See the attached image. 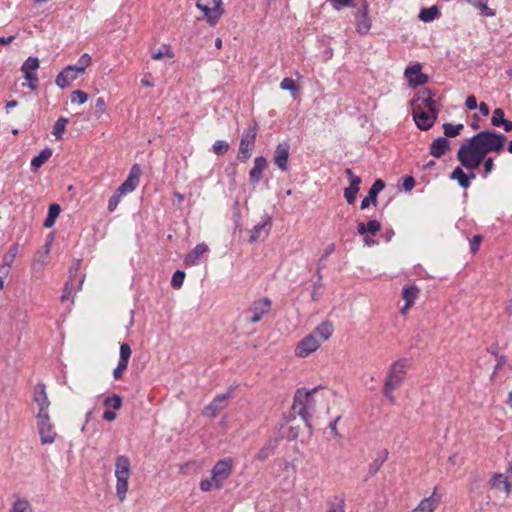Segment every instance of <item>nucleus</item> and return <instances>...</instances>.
Returning <instances> with one entry per match:
<instances>
[{
	"mask_svg": "<svg viewBox=\"0 0 512 512\" xmlns=\"http://www.w3.org/2000/svg\"><path fill=\"white\" fill-rule=\"evenodd\" d=\"M321 388V386H316L311 390L299 388L296 390L293 398L292 408L294 410L298 409L297 413L303 419L310 433L312 432V425L310 422V410H314L316 406V401L313 395Z\"/></svg>",
	"mask_w": 512,
	"mask_h": 512,
	"instance_id": "1",
	"label": "nucleus"
},
{
	"mask_svg": "<svg viewBox=\"0 0 512 512\" xmlns=\"http://www.w3.org/2000/svg\"><path fill=\"white\" fill-rule=\"evenodd\" d=\"M470 140L480 148L484 153L500 154L505 146L507 137L495 130H483L473 135Z\"/></svg>",
	"mask_w": 512,
	"mask_h": 512,
	"instance_id": "2",
	"label": "nucleus"
},
{
	"mask_svg": "<svg viewBox=\"0 0 512 512\" xmlns=\"http://www.w3.org/2000/svg\"><path fill=\"white\" fill-rule=\"evenodd\" d=\"M486 155L474 142L468 139L466 143L460 146L457 152V160L467 170H475L484 161Z\"/></svg>",
	"mask_w": 512,
	"mask_h": 512,
	"instance_id": "3",
	"label": "nucleus"
},
{
	"mask_svg": "<svg viewBox=\"0 0 512 512\" xmlns=\"http://www.w3.org/2000/svg\"><path fill=\"white\" fill-rule=\"evenodd\" d=\"M258 133V123L253 121L246 129H244L239 143V152L237 159L241 163L247 162L251 157V152L255 148L256 137Z\"/></svg>",
	"mask_w": 512,
	"mask_h": 512,
	"instance_id": "4",
	"label": "nucleus"
},
{
	"mask_svg": "<svg viewBox=\"0 0 512 512\" xmlns=\"http://www.w3.org/2000/svg\"><path fill=\"white\" fill-rule=\"evenodd\" d=\"M115 476L117 478L116 492L122 502L128 491V458L121 455L116 460Z\"/></svg>",
	"mask_w": 512,
	"mask_h": 512,
	"instance_id": "5",
	"label": "nucleus"
},
{
	"mask_svg": "<svg viewBox=\"0 0 512 512\" xmlns=\"http://www.w3.org/2000/svg\"><path fill=\"white\" fill-rule=\"evenodd\" d=\"M272 302L268 297L260 298L252 302L245 311V319L249 323H257L271 310Z\"/></svg>",
	"mask_w": 512,
	"mask_h": 512,
	"instance_id": "6",
	"label": "nucleus"
},
{
	"mask_svg": "<svg viewBox=\"0 0 512 512\" xmlns=\"http://www.w3.org/2000/svg\"><path fill=\"white\" fill-rule=\"evenodd\" d=\"M37 428L43 445L54 443L57 433L51 423L49 414L37 415Z\"/></svg>",
	"mask_w": 512,
	"mask_h": 512,
	"instance_id": "7",
	"label": "nucleus"
},
{
	"mask_svg": "<svg viewBox=\"0 0 512 512\" xmlns=\"http://www.w3.org/2000/svg\"><path fill=\"white\" fill-rule=\"evenodd\" d=\"M232 459L224 458L216 462L211 470L213 480L216 482V489L223 486V482L228 479L232 473Z\"/></svg>",
	"mask_w": 512,
	"mask_h": 512,
	"instance_id": "8",
	"label": "nucleus"
},
{
	"mask_svg": "<svg viewBox=\"0 0 512 512\" xmlns=\"http://www.w3.org/2000/svg\"><path fill=\"white\" fill-rule=\"evenodd\" d=\"M412 114L416 126L422 131L432 128L438 117V112L429 113L422 106H413Z\"/></svg>",
	"mask_w": 512,
	"mask_h": 512,
	"instance_id": "9",
	"label": "nucleus"
},
{
	"mask_svg": "<svg viewBox=\"0 0 512 512\" xmlns=\"http://www.w3.org/2000/svg\"><path fill=\"white\" fill-rule=\"evenodd\" d=\"M408 366L407 359H399L395 361L389 368L387 377L384 382H390L394 387L399 388L406 374V368Z\"/></svg>",
	"mask_w": 512,
	"mask_h": 512,
	"instance_id": "10",
	"label": "nucleus"
},
{
	"mask_svg": "<svg viewBox=\"0 0 512 512\" xmlns=\"http://www.w3.org/2000/svg\"><path fill=\"white\" fill-rule=\"evenodd\" d=\"M435 96L436 92L430 88H423L417 93L415 99L416 104H413V106H422L423 109H427L429 113L438 112L436 101L434 100Z\"/></svg>",
	"mask_w": 512,
	"mask_h": 512,
	"instance_id": "11",
	"label": "nucleus"
},
{
	"mask_svg": "<svg viewBox=\"0 0 512 512\" xmlns=\"http://www.w3.org/2000/svg\"><path fill=\"white\" fill-rule=\"evenodd\" d=\"M404 75L408 79L410 86L414 88L426 84L429 80V77L422 73V65L420 63L408 66L405 69Z\"/></svg>",
	"mask_w": 512,
	"mask_h": 512,
	"instance_id": "12",
	"label": "nucleus"
},
{
	"mask_svg": "<svg viewBox=\"0 0 512 512\" xmlns=\"http://www.w3.org/2000/svg\"><path fill=\"white\" fill-rule=\"evenodd\" d=\"M320 344V341L310 333L298 343L295 349V354L298 357L305 358L315 352L319 348Z\"/></svg>",
	"mask_w": 512,
	"mask_h": 512,
	"instance_id": "13",
	"label": "nucleus"
},
{
	"mask_svg": "<svg viewBox=\"0 0 512 512\" xmlns=\"http://www.w3.org/2000/svg\"><path fill=\"white\" fill-rule=\"evenodd\" d=\"M271 226H272V218L268 214H265L263 220L260 223L256 224L250 230L249 241L251 243H255L259 239L266 238L270 233Z\"/></svg>",
	"mask_w": 512,
	"mask_h": 512,
	"instance_id": "14",
	"label": "nucleus"
},
{
	"mask_svg": "<svg viewBox=\"0 0 512 512\" xmlns=\"http://www.w3.org/2000/svg\"><path fill=\"white\" fill-rule=\"evenodd\" d=\"M289 154L290 145L288 142H282L276 146L273 161L274 164L283 172L288 170Z\"/></svg>",
	"mask_w": 512,
	"mask_h": 512,
	"instance_id": "15",
	"label": "nucleus"
},
{
	"mask_svg": "<svg viewBox=\"0 0 512 512\" xmlns=\"http://www.w3.org/2000/svg\"><path fill=\"white\" fill-rule=\"evenodd\" d=\"M196 7L204 13L208 23L212 26H214L223 15V11L210 6L209 0H197Z\"/></svg>",
	"mask_w": 512,
	"mask_h": 512,
	"instance_id": "16",
	"label": "nucleus"
},
{
	"mask_svg": "<svg viewBox=\"0 0 512 512\" xmlns=\"http://www.w3.org/2000/svg\"><path fill=\"white\" fill-rule=\"evenodd\" d=\"M385 188V182L382 179H376L370 187L368 194L361 201L362 210L368 208L371 204L376 205L378 194Z\"/></svg>",
	"mask_w": 512,
	"mask_h": 512,
	"instance_id": "17",
	"label": "nucleus"
},
{
	"mask_svg": "<svg viewBox=\"0 0 512 512\" xmlns=\"http://www.w3.org/2000/svg\"><path fill=\"white\" fill-rule=\"evenodd\" d=\"M33 400L39 406V411L37 415L48 414V408L50 406V401L48 399L46 388L43 383H38L34 388Z\"/></svg>",
	"mask_w": 512,
	"mask_h": 512,
	"instance_id": "18",
	"label": "nucleus"
},
{
	"mask_svg": "<svg viewBox=\"0 0 512 512\" xmlns=\"http://www.w3.org/2000/svg\"><path fill=\"white\" fill-rule=\"evenodd\" d=\"M369 5L366 0L362 2V7L357 14V26L356 30L359 34L365 35L371 28V20L368 16Z\"/></svg>",
	"mask_w": 512,
	"mask_h": 512,
	"instance_id": "19",
	"label": "nucleus"
},
{
	"mask_svg": "<svg viewBox=\"0 0 512 512\" xmlns=\"http://www.w3.org/2000/svg\"><path fill=\"white\" fill-rule=\"evenodd\" d=\"M79 75L80 73L74 68V66L68 65L57 75L55 83L59 88L64 89L68 87Z\"/></svg>",
	"mask_w": 512,
	"mask_h": 512,
	"instance_id": "20",
	"label": "nucleus"
},
{
	"mask_svg": "<svg viewBox=\"0 0 512 512\" xmlns=\"http://www.w3.org/2000/svg\"><path fill=\"white\" fill-rule=\"evenodd\" d=\"M490 487L509 494L512 491V481L505 473H495L489 481Z\"/></svg>",
	"mask_w": 512,
	"mask_h": 512,
	"instance_id": "21",
	"label": "nucleus"
},
{
	"mask_svg": "<svg viewBox=\"0 0 512 512\" xmlns=\"http://www.w3.org/2000/svg\"><path fill=\"white\" fill-rule=\"evenodd\" d=\"M267 167V160L264 156H258L254 159V166L249 171L251 183L257 184L262 179V173Z\"/></svg>",
	"mask_w": 512,
	"mask_h": 512,
	"instance_id": "22",
	"label": "nucleus"
},
{
	"mask_svg": "<svg viewBox=\"0 0 512 512\" xmlns=\"http://www.w3.org/2000/svg\"><path fill=\"white\" fill-rule=\"evenodd\" d=\"M419 288L416 285H410L403 288L402 297L405 300V305L401 308V313L405 314L406 311L414 304L419 295Z\"/></svg>",
	"mask_w": 512,
	"mask_h": 512,
	"instance_id": "23",
	"label": "nucleus"
},
{
	"mask_svg": "<svg viewBox=\"0 0 512 512\" xmlns=\"http://www.w3.org/2000/svg\"><path fill=\"white\" fill-rule=\"evenodd\" d=\"M439 502L440 497L436 496L434 491L431 496L422 499L418 506L411 512H434V510L437 509Z\"/></svg>",
	"mask_w": 512,
	"mask_h": 512,
	"instance_id": "24",
	"label": "nucleus"
},
{
	"mask_svg": "<svg viewBox=\"0 0 512 512\" xmlns=\"http://www.w3.org/2000/svg\"><path fill=\"white\" fill-rule=\"evenodd\" d=\"M209 248L205 243L197 244L191 252H189L185 258L184 263L186 266H194L198 264L199 259L202 255L208 252Z\"/></svg>",
	"mask_w": 512,
	"mask_h": 512,
	"instance_id": "25",
	"label": "nucleus"
},
{
	"mask_svg": "<svg viewBox=\"0 0 512 512\" xmlns=\"http://www.w3.org/2000/svg\"><path fill=\"white\" fill-rule=\"evenodd\" d=\"M450 149V142L446 137L436 138L430 145V154L435 158H441Z\"/></svg>",
	"mask_w": 512,
	"mask_h": 512,
	"instance_id": "26",
	"label": "nucleus"
},
{
	"mask_svg": "<svg viewBox=\"0 0 512 512\" xmlns=\"http://www.w3.org/2000/svg\"><path fill=\"white\" fill-rule=\"evenodd\" d=\"M334 331L333 324L330 321H323L311 332L320 343L328 340Z\"/></svg>",
	"mask_w": 512,
	"mask_h": 512,
	"instance_id": "27",
	"label": "nucleus"
},
{
	"mask_svg": "<svg viewBox=\"0 0 512 512\" xmlns=\"http://www.w3.org/2000/svg\"><path fill=\"white\" fill-rule=\"evenodd\" d=\"M128 367V343L124 342L120 346V360L117 367L113 371L115 379H120L123 372Z\"/></svg>",
	"mask_w": 512,
	"mask_h": 512,
	"instance_id": "28",
	"label": "nucleus"
},
{
	"mask_svg": "<svg viewBox=\"0 0 512 512\" xmlns=\"http://www.w3.org/2000/svg\"><path fill=\"white\" fill-rule=\"evenodd\" d=\"M278 445L277 439L269 440L257 453L256 459L260 461H264L272 456L276 450Z\"/></svg>",
	"mask_w": 512,
	"mask_h": 512,
	"instance_id": "29",
	"label": "nucleus"
},
{
	"mask_svg": "<svg viewBox=\"0 0 512 512\" xmlns=\"http://www.w3.org/2000/svg\"><path fill=\"white\" fill-rule=\"evenodd\" d=\"M388 458V451L386 449L381 450L377 457L370 463L368 468V475L373 476L375 475L381 468V466L384 464V462Z\"/></svg>",
	"mask_w": 512,
	"mask_h": 512,
	"instance_id": "30",
	"label": "nucleus"
},
{
	"mask_svg": "<svg viewBox=\"0 0 512 512\" xmlns=\"http://www.w3.org/2000/svg\"><path fill=\"white\" fill-rule=\"evenodd\" d=\"M128 192V179H126L117 189V192L112 195L108 202L109 211H114L120 202L121 196L125 195Z\"/></svg>",
	"mask_w": 512,
	"mask_h": 512,
	"instance_id": "31",
	"label": "nucleus"
},
{
	"mask_svg": "<svg viewBox=\"0 0 512 512\" xmlns=\"http://www.w3.org/2000/svg\"><path fill=\"white\" fill-rule=\"evenodd\" d=\"M440 16V11L436 5L428 8H422L419 13V19L424 23H429Z\"/></svg>",
	"mask_w": 512,
	"mask_h": 512,
	"instance_id": "32",
	"label": "nucleus"
},
{
	"mask_svg": "<svg viewBox=\"0 0 512 512\" xmlns=\"http://www.w3.org/2000/svg\"><path fill=\"white\" fill-rule=\"evenodd\" d=\"M52 153L53 151L50 148L43 149L37 156H35L31 160L32 170H38L52 156Z\"/></svg>",
	"mask_w": 512,
	"mask_h": 512,
	"instance_id": "33",
	"label": "nucleus"
},
{
	"mask_svg": "<svg viewBox=\"0 0 512 512\" xmlns=\"http://www.w3.org/2000/svg\"><path fill=\"white\" fill-rule=\"evenodd\" d=\"M361 181H351L348 187L344 189V197L348 204H353L356 200V195L360 190Z\"/></svg>",
	"mask_w": 512,
	"mask_h": 512,
	"instance_id": "34",
	"label": "nucleus"
},
{
	"mask_svg": "<svg viewBox=\"0 0 512 512\" xmlns=\"http://www.w3.org/2000/svg\"><path fill=\"white\" fill-rule=\"evenodd\" d=\"M470 5L480 10L481 15L486 17H494L496 12L487 6L488 0H466Z\"/></svg>",
	"mask_w": 512,
	"mask_h": 512,
	"instance_id": "35",
	"label": "nucleus"
},
{
	"mask_svg": "<svg viewBox=\"0 0 512 512\" xmlns=\"http://www.w3.org/2000/svg\"><path fill=\"white\" fill-rule=\"evenodd\" d=\"M61 208L58 204L54 203L49 206L48 215L43 223L45 228H51L59 216Z\"/></svg>",
	"mask_w": 512,
	"mask_h": 512,
	"instance_id": "36",
	"label": "nucleus"
},
{
	"mask_svg": "<svg viewBox=\"0 0 512 512\" xmlns=\"http://www.w3.org/2000/svg\"><path fill=\"white\" fill-rule=\"evenodd\" d=\"M450 179L456 180L461 188H468L466 173L463 171L462 167L457 166L456 168H454V170L450 174Z\"/></svg>",
	"mask_w": 512,
	"mask_h": 512,
	"instance_id": "37",
	"label": "nucleus"
},
{
	"mask_svg": "<svg viewBox=\"0 0 512 512\" xmlns=\"http://www.w3.org/2000/svg\"><path fill=\"white\" fill-rule=\"evenodd\" d=\"M39 68V59L37 57H28L21 67V71L26 75V73L35 74L37 69Z\"/></svg>",
	"mask_w": 512,
	"mask_h": 512,
	"instance_id": "38",
	"label": "nucleus"
},
{
	"mask_svg": "<svg viewBox=\"0 0 512 512\" xmlns=\"http://www.w3.org/2000/svg\"><path fill=\"white\" fill-rule=\"evenodd\" d=\"M463 129L464 125L461 123L457 125H454L452 123L443 124L444 135L446 138H454L458 136Z\"/></svg>",
	"mask_w": 512,
	"mask_h": 512,
	"instance_id": "39",
	"label": "nucleus"
},
{
	"mask_svg": "<svg viewBox=\"0 0 512 512\" xmlns=\"http://www.w3.org/2000/svg\"><path fill=\"white\" fill-rule=\"evenodd\" d=\"M335 251V244L331 243L326 246L324 249L323 254L318 260L317 263V271L321 272L326 267V260L327 258Z\"/></svg>",
	"mask_w": 512,
	"mask_h": 512,
	"instance_id": "40",
	"label": "nucleus"
},
{
	"mask_svg": "<svg viewBox=\"0 0 512 512\" xmlns=\"http://www.w3.org/2000/svg\"><path fill=\"white\" fill-rule=\"evenodd\" d=\"M68 123V119L64 117H60L56 123L54 124L52 134L55 136L56 139H62V135L65 131L66 125Z\"/></svg>",
	"mask_w": 512,
	"mask_h": 512,
	"instance_id": "41",
	"label": "nucleus"
},
{
	"mask_svg": "<svg viewBox=\"0 0 512 512\" xmlns=\"http://www.w3.org/2000/svg\"><path fill=\"white\" fill-rule=\"evenodd\" d=\"M104 405L110 410H118L122 405V399L119 395L113 394L104 399Z\"/></svg>",
	"mask_w": 512,
	"mask_h": 512,
	"instance_id": "42",
	"label": "nucleus"
},
{
	"mask_svg": "<svg viewBox=\"0 0 512 512\" xmlns=\"http://www.w3.org/2000/svg\"><path fill=\"white\" fill-rule=\"evenodd\" d=\"M165 56L168 57V58H173L174 57V52L172 51L170 45H165V44L162 45V47L158 51L152 53L151 57L154 60H159V59H162Z\"/></svg>",
	"mask_w": 512,
	"mask_h": 512,
	"instance_id": "43",
	"label": "nucleus"
},
{
	"mask_svg": "<svg viewBox=\"0 0 512 512\" xmlns=\"http://www.w3.org/2000/svg\"><path fill=\"white\" fill-rule=\"evenodd\" d=\"M91 64V56L87 53L83 54L77 64L73 65L75 69H77V71L82 74L84 73L86 67H88L89 65Z\"/></svg>",
	"mask_w": 512,
	"mask_h": 512,
	"instance_id": "44",
	"label": "nucleus"
},
{
	"mask_svg": "<svg viewBox=\"0 0 512 512\" xmlns=\"http://www.w3.org/2000/svg\"><path fill=\"white\" fill-rule=\"evenodd\" d=\"M184 279H185V272L182 271V270H176L173 273V276H172V279H171V286L174 289L181 288L182 285H183Z\"/></svg>",
	"mask_w": 512,
	"mask_h": 512,
	"instance_id": "45",
	"label": "nucleus"
},
{
	"mask_svg": "<svg viewBox=\"0 0 512 512\" xmlns=\"http://www.w3.org/2000/svg\"><path fill=\"white\" fill-rule=\"evenodd\" d=\"M220 409V406H218V404H216L213 400L210 402V404H208L207 406H205L202 410V415L203 416H206V417H209V418H215L217 416V413Z\"/></svg>",
	"mask_w": 512,
	"mask_h": 512,
	"instance_id": "46",
	"label": "nucleus"
},
{
	"mask_svg": "<svg viewBox=\"0 0 512 512\" xmlns=\"http://www.w3.org/2000/svg\"><path fill=\"white\" fill-rule=\"evenodd\" d=\"M331 507L326 512H344L345 502L341 497L335 496L331 501Z\"/></svg>",
	"mask_w": 512,
	"mask_h": 512,
	"instance_id": "47",
	"label": "nucleus"
},
{
	"mask_svg": "<svg viewBox=\"0 0 512 512\" xmlns=\"http://www.w3.org/2000/svg\"><path fill=\"white\" fill-rule=\"evenodd\" d=\"M282 90L290 91L293 95L298 91V86L292 78L286 77L280 82Z\"/></svg>",
	"mask_w": 512,
	"mask_h": 512,
	"instance_id": "48",
	"label": "nucleus"
},
{
	"mask_svg": "<svg viewBox=\"0 0 512 512\" xmlns=\"http://www.w3.org/2000/svg\"><path fill=\"white\" fill-rule=\"evenodd\" d=\"M504 116H505L504 110L502 108H496L493 111V115L491 118V124L494 127H501L502 122L505 120Z\"/></svg>",
	"mask_w": 512,
	"mask_h": 512,
	"instance_id": "49",
	"label": "nucleus"
},
{
	"mask_svg": "<svg viewBox=\"0 0 512 512\" xmlns=\"http://www.w3.org/2000/svg\"><path fill=\"white\" fill-rule=\"evenodd\" d=\"M70 99L73 104H84L88 99V95L82 90H75L71 93Z\"/></svg>",
	"mask_w": 512,
	"mask_h": 512,
	"instance_id": "50",
	"label": "nucleus"
},
{
	"mask_svg": "<svg viewBox=\"0 0 512 512\" xmlns=\"http://www.w3.org/2000/svg\"><path fill=\"white\" fill-rule=\"evenodd\" d=\"M322 279V273L317 271V281L313 284V292L311 294V298L313 301H319L321 298V294L318 293V289H320L323 286Z\"/></svg>",
	"mask_w": 512,
	"mask_h": 512,
	"instance_id": "51",
	"label": "nucleus"
},
{
	"mask_svg": "<svg viewBox=\"0 0 512 512\" xmlns=\"http://www.w3.org/2000/svg\"><path fill=\"white\" fill-rule=\"evenodd\" d=\"M212 148L215 154L224 155L229 150V144L224 140H217Z\"/></svg>",
	"mask_w": 512,
	"mask_h": 512,
	"instance_id": "52",
	"label": "nucleus"
},
{
	"mask_svg": "<svg viewBox=\"0 0 512 512\" xmlns=\"http://www.w3.org/2000/svg\"><path fill=\"white\" fill-rule=\"evenodd\" d=\"M30 508V504L25 499H18L12 505L10 512H26Z\"/></svg>",
	"mask_w": 512,
	"mask_h": 512,
	"instance_id": "53",
	"label": "nucleus"
},
{
	"mask_svg": "<svg viewBox=\"0 0 512 512\" xmlns=\"http://www.w3.org/2000/svg\"><path fill=\"white\" fill-rule=\"evenodd\" d=\"M17 252H18V246L17 245L11 246L3 258V263L11 266L16 255H17Z\"/></svg>",
	"mask_w": 512,
	"mask_h": 512,
	"instance_id": "54",
	"label": "nucleus"
},
{
	"mask_svg": "<svg viewBox=\"0 0 512 512\" xmlns=\"http://www.w3.org/2000/svg\"><path fill=\"white\" fill-rule=\"evenodd\" d=\"M395 389H397V387H394L390 382H384L383 394L392 404L396 401L392 393Z\"/></svg>",
	"mask_w": 512,
	"mask_h": 512,
	"instance_id": "55",
	"label": "nucleus"
},
{
	"mask_svg": "<svg viewBox=\"0 0 512 512\" xmlns=\"http://www.w3.org/2000/svg\"><path fill=\"white\" fill-rule=\"evenodd\" d=\"M367 234L376 235L381 229V223L377 220H369L366 223Z\"/></svg>",
	"mask_w": 512,
	"mask_h": 512,
	"instance_id": "56",
	"label": "nucleus"
},
{
	"mask_svg": "<svg viewBox=\"0 0 512 512\" xmlns=\"http://www.w3.org/2000/svg\"><path fill=\"white\" fill-rule=\"evenodd\" d=\"M80 265H81V260L80 259H75L72 262V265H71V267L69 269V277H68L67 281H71L72 283H74L75 276H76L78 270L80 269Z\"/></svg>",
	"mask_w": 512,
	"mask_h": 512,
	"instance_id": "57",
	"label": "nucleus"
},
{
	"mask_svg": "<svg viewBox=\"0 0 512 512\" xmlns=\"http://www.w3.org/2000/svg\"><path fill=\"white\" fill-rule=\"evenodd\" d=\"M483 240V237L479 234L473 236V238L470 240L469 246H470V252L472 254H475L479 250V246Z\"/></svg>",
	"mask_w": 512,
	"mask_h": 512,
	"instance_id": "58",
	"label": "nucleus"
},
{
	"mask_svg": "<svg viewBox=\"0 0 512 512\" xmlns=\"http://www.w3.org/2000/svg\"><path fill=\"white\" fill-rule=\"evenodd\" d=\"M483 168V177L486 178L494 170V159L492 157H485L483 161Z\"/></svg>",
	"mask_w": 512,
	"mask_h": 512,
	"instance_id": "59",
	"label": "nucleus"
},
{
	"mask_svg": "<svg viewBox=\"0 0 512 512\" xmlns=\"http://www.w3.org/2000/svg\"><path fill=\"white\" fill-rule=\"evenodd\" d=\"M200 489L204 492L216 489V482L212 477L211 479H203L200 481Z\"/></svg>",
	"mask_w": 512,
	"mask_h": 512,
	"instance_id": "60",
	"label": "nucleus"
},
{
	"mask_svg": "<svg viewBox=\"0 0 512 512\" xmlns=\"http://www.w3.org/2000/svg\"><path fill=\"white\" fill-rule=\"evenodd\" d=\"M334 9L340 10L343 7L353 6V0H328Z\"/></svg>",
	"mask_w": 512,
	"mask_h": 512,
	"instance_id": "61",
	"label": "nucleus"
},
{
	"mask_svg": "<svg viewBox=\"0 0 512 512\" xmlns=\"http://www.w3.org/2000/svg\"><path fill=\"white\" fill-rule=\"evenodd\" d=\"M300 433L299 426H290L286 435L287 441H294L298 438Z\"/></svg>",
	"mask_w": 512,
	"mask_h": 512,
	"instance_id": "62",
	"label": "nucleus"
},
{
	"mask_svg": "<svg viewBox=\"0 0 512 512\" xmlns=\"http://www.w3.org/2000/svg\"><path fill=\"white\" fill-rule=\"evenodd\" d=\"M24 77L28 81V85L27 86L31 90H35L37 88V82H38L37 73H35V74L26 73V75H24Z\"/></svg>",
	"mask_w": 512,
	"mask_h": 512,
	"instance_id": "63",
	"label": "nucleus"
},
{
	"mask_svg": "<svg viewBox=\"0 0 512 512\" xmlns=\"http://www.w3.org/2000/svg\"><path fill=\"white\" fill-rule=\"evenodd\" d=\"M415 179L413 176H406L403 179L402 187L404 191H411L415 186Z\"/></svg>",
	"mask_w": 512,
	"mask_h": 512,
	"instance_id": "64",
	"label": "nucleus"
}]
</instances>
